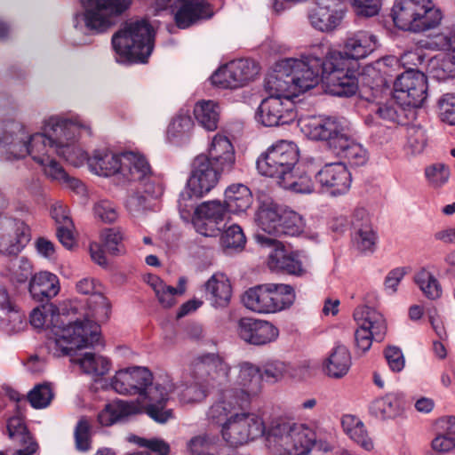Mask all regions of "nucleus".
I'll use <instances>...</instances> for the list:
<instances>
[{
  "label": "nucleus",
  "instance_id": "nucleus-1",
  "mask_svg": "<svg viewBox=\"0 0 455 455\" xmlns=\"http://www.w3.org/2000/svg\"><path fill=\"white\" fill-rule=\"evenodd\" d=\"M324 48V60L313 54L301 59H285L297 94L315 87L320 80L331 94L346 97L355 94L357 83L351 75L347 60L339 52L331 51L328 46Z\"/></svg>",
  "mask_w": 455,
  "mask_h": 455
},
{
  "label": "nucleus",
  "instance_id": "nucleus-2",
  "mask_svg": "<svg viewBox=\"0 0 455 455\" xmlns=\"http://www.w3.org/2000/svg\"><path fill=\"white\" fill-rule=\"evenodd\" d=\"M110 387L120 395H138L146 403L148 415L155 421L165 423L172 418V411L165 408L170 393L175 388L170 375L153 377L146 367H127L116 371Z\"/></svg>",
  "mask_w": 455,
  "mask_h": 455
},
{
  "label": "nucleus",
  "instance_id": "nucleus-3",
  "mask_svg": "<svg viewBox=\"0 0 455 455\" xmlns=\"http://www.w3.org/2000/svg\"><path fill=\"white\" fill-rule=\"evenodd\" d=\"M218 399L207 411L208 419L221 427L223 439L231 446H240L261 437L267 433L262 416L247 411L251 403Z\"/></svg>",
  "mask_w": 455,
  "mask_h": 455
},
{
  "label": "nucleus",
  "instance_id": "nucleus-4",
  "mask_svg": "<svg viewBox=\"0 0 455 455\" xmlns=\"http://www.w3.org/2000/svg\"><path fill=\"white\" fill-rule=\"evenodd\" d=\"M30 323L36 329L44 326L51 328L52 336L48 340V349L56 357L68 355L72 351L87 347L97 339L98 326L89 328L79 325L64 324L57 307L53 305L36 307L30 314Z\"/></svg>",
  "mask_w": 455,
  "mask_h": 455
},
{
  "label": "nucleus",
  "instance_id": "nucleus-5",
  "mask_svg": "<svg viewBox=\"0 0 455 455\" xmlns=\"http://www.w3.org/2000/svg\"><path fill=\"white\" fill-rule=\"evenodd\" d=\"M154 29L145 20L125 23L112 36L119 62H145L154 47Z\"/></svg>",
  "mask_w": 455,
  "mask_h": 455
},
{
  "label": "nucleus",
  "instance_id": "nucleus-6",
  "mask_svg": "<svg viewBox=\"0 0 455 455\" xmlns=\"http://www.w3.org/2000/svg\"><path fill=\"white\" fill-rule=\"evenodd\" d=\"M83 132L91 134V128L79 121H69L59 116H51L45 121V132L55 145L56 154L76 167L88 164L90 158L75 143Z\"/></svg>",
  "mask_w": 455,
  "mask_h": 455
},
{
  "label": "nucleus",
  "instance_id": "nucleus-7",
  "mask_svg": "<svg viewBox=\"0 0 455 455\" xmlns=\"http://www.w3.org/2000/svg\"><path fill=\"white\" fill-rule=\"evenodd\" d=\"M267 435L269 449L277 455H305L315 439L307 426L282 419L271 423Z\"/></svg>",
  "mask_w": 455,
  "mask_h": 455
},
{
  "label": "nucleus",
  "instance_id": "nucleus-8",
  "mask_svg": "<svg viewBox=\"0 0 455 455\" xmlns=\"http://www.w3.org/2000/svg\"><path fill=\"white\" fill-rule=\"evenodd\" d=\"M392 18L400 29L424 32L437 27L443 15L431 0H395Z\"/></svg>",
  "mask_w": 455,
  "mask_h": 455
},
{
  "label": "nucleus",
  "instance_id": "nucleus-9",
  "mask_svg": "<svg viewBox=\"0 0 455 455\" xmlns=\"http://www.w3.org/2000/svg\"><path fill=\"white\" fill-rule=\"evenodd\" d=\"M295 297L292 286L271 283L250 288L243 296V303L253 312L273 314L289 308Z\"/></svg>",
  "mask_w": 455,
  "mask_h": 455
},
{
  "label": "nucleus",
  "instance_id": "nucleus-10",
  "mask_svg": "<svg viewBox=\"0 0 455 455\" xmlns=\"http://www.w3.org/2000/svg\"><path fill=\"white\" fill-rule=\"evenodd\" d=\"M83 12L76 13L74 26L84 27L94 33H103L112 27L115 18L131 4V0H81Z\"/></svg>",
  "mask_w": 455,
  "mask_h": 455
},
{
  "label": "nucleus",
  "instance_id": "nucleus-11",
  "mask_svg": "<svg viewBox=\"0 0 455 455\" xmlns=\"http://www.w3.org/2000/svg\"><path fill=\"white\" fill-rule=\"evenodd\" d=\"M299 161V149L295 143L280 140L269 147L257 160L259 172L276 180L277 184L291 173Z\"/></svg>",
  "mask_w": 455,
  "mask_h": 455
},
{
  "label": "nucleus",
  "instance_id": "nucleus-12",
  "mask_svg": "<svg viewBox=\"0 0 455 455\" xmlns=\"http://www.w3.org/2000/svg\"><path fill=\"white\" fill-rule=\"evenodd\" d=\"M228 381L230 387L221 392L220 400H226L230 395L233 401L251 403L262 389L260 369L249 362L231 367Z\"/></svg>",
  "mask_w": 455,
  "mask_h": 455
},
{
  "label": "nucleus",
  "instance_id": "nucleus-13",
  "mask_svg": "<svg viewBox=\"0 0 455 455\" xmlns=\"http://www.w3.org/2000/svg\"><path fill=\"white\" fill-rule=\"evenodd\" d=\"M222 172L208 159L207 156H197L193 163V171L188 180V186L180 196V209L188 211L192 208V196L201 197L209 193L217 185Z\"/></svg>",
  "mask_w": 455,
  "mask_h": 455
},
{
  "label": "nucleus",
  "instance_id": "nucleus-14",
  "mask_svg": "<svg viewBox=\"0 0 455 455\" xmlns=\"http://www.w3.org/2000/svg\"><path fill=\"white\" fill-rule=\"evenodd\" d=\"M354 319L357 324L355 345L362 353H365L371 348L373 339L382 340L387 330L386 321L379 311L368 306L357 307Z\"/></svg>",
  "mask_w": 455,
  "mask_h": 455
},
{
  "label": "nucleus",
  "instance_id": "nucleus-15",
  "mask_svg": "<svg viewBox=\"0 0 455 455\" xmlns=\"http://www.w3.org/2000/svg\"><path fill=\"white\" fill-rule=\"evenodd\" d=\"M301 132L315 140H324L333 150L339 147V139L348 132L346 122L338 118L307 116L299 118Z\"/></svg>",
  "mask_w": 455,
  "mask_h": 455
},
{
  "label": "nucleus",
  "instance_id": "nucleus-16",
  "mask_svg": "<svg viewBox=\"0 0 455 455\" xmlns=\"http://www.w3.org/2000/svg\"><path fill=\"white\" fill-rule=\"evenodd\" d=\"M35 143L36 148L32 150V159L42 167V171L47 178L66 184L74 189L81 186V182L76 179L70 178L55 159V145L50 140V136H36Z\"/></svg>",
  "mask_w": 455,
  "mask_h": 455
},
{
  "label": "nucleus",
  "instance_id": "nucleus-17",
  "mask_svg": "<svg viewBox=\"0 0 455 455\" xmlns=\"http://www.w3.org/2000/svg\"><path fill=\"white\" fill-rule=\"evenodd\" d=\"M255 239L261 247L270 250L267 266L271 270L294 275H302L306 273L298 253L287 249L281 241L261 235V233H257Z\"/></svg>",
  "mask_w": 455,
  "mask_h": 455
},
{
  "label": "nucleus",
  "instance_id": "nucleus-18",
  "mask_svg": "<svg viewBox=\"0 0 455 455\" xmlns=\"http://www.w3.org/2000/svg\"><path fill=\"white\" fill-rule=\"evenodd\" d=\"M394 98L407 108H419L427 99V76L419 70L409 69L394 84Z\"/></svg>",
  "mask_w": 455,
  "mask_h": 455
},
{
  "label": "nucleus",
  "instance_id": "nucleus-19",
  "mask_svg": "<svg viewBox=\"0 0 455 455\" xmlns=\"http://www.w3.org/2000/svg\"><path fill=\"white\" fill-rule=\"evenodd\" d=\"M36 136L48 137L45 132V124L43 132L29 135L22 124L12 121L5 124L4 134L0 138V147L4 150L8 159L23 158L28 155L32 157Z\"/></svg>",
  "mask_w": 455,
  "mask_h": 455
},
{
  "label": "nucleus",
  "instance_id": "nucleus-20",
  "mask_svg": "<svg viewBox=\"0 0 455 455\" xmlns=\"http://www.w3.org/2000/svg\"><path fill=\"white\" fill-rule=\"evenodd\" d=\"M296 118L295 103L287 97H267L261 100L256 111V120L267 127L288 124Z\"/></svg>",
  "mask_w": 455,
  "mask_h": 455
},
{
  "label": "nucleus",
  "instance_id": "nucleus-21",
  "mask_svg": "<svg viewBox=\"0 0 455 455\" xmlns=\"http://www.w3.org/2000/svg\"><path fill=\"white\" fill-rule=\"evenodd\" d=\"M228 212L225 204L220 201L204 202L195 210L193 225L200 235L216 237L220 234L221 224Z\"/></svg>",
  "mask_w": 455,
  "mask_h": 455
},
{
  "label": "nucleus",
  "instance_id": "nucleus-22",
  "mask_svg": "<svg viewBox=\"0 0 455 455\" xmlns=\"http://www.w3.org/2000/svg\"><path fill=\"white\" fill-rule=\"evenodd\" d=\"M171 8L175 22L180 28H187L200 19L211 16L206 11L204 0H156V9L163 11Z\"/></svg>",
  "mask_w": 455,
  "mask_h": 455
},
{
  "label": "nucleus",
  "instance_id": "nucleus-23",
  "mask_svg": "<svg viewBox=\"0 0 455 455\" xmlns=\"http://www.w3.org/2000/svg\"><path fill=\"white\" fill-rule=\"evenodd\" d=\"M315 177L322 190L333 196L347 194L351 187V173L341 163L325 164Z\"/></svg>",
  "mask_w": 455,
  "mask_h": 455
},
{
  "label": "nucleus",
  "instance_id": "nucleus-24",
  "mask_svg": "<svg viewBox=\"0 0 455 455\" xmlns=\"http://www.w3.org/2000/svg\"><path fill=\"white\" fill-rule=\"evenodd\" d=\"M378 46L377 37L368 31H358L348 36L344 44V52H339L348 62V68L355 82L357 63L356 60L365 58ZM339 52V51H337Z\"/></svg>",
  "mask_w": 455,
  "mask_h": 455
},
{
  "label": "nucleus",
  "instance_id": "nucleus-25",
  "mask_svg": "<svg viewBox=\"0 0 455 455\" xmlns=\"http://www.w3.org/2000/svg\"><path fill=\"white\" fill-rule=\"evenodd\" d=\"M236 331L243 341L255 346L271 343L279 336V330L270 322L250 317L241 318Z\"/></svg>",
  "mask_w": 455,
  "mask_h": 455
},
{
  "label": "nucleus",
  "instance_id": "nucleus-26",
  "mask_svg": "<svg viewBox=\"0 0 455 455\" xmlns=\"http://www.w3.org/2000/svg\"><path fill=\"white\" fill-rule=\"evenodd\" d=\"M27 226L20 220L10 218L0 220V253L17 255L28 242Z\"/></svg>",
  "mask_w": 455,
  "mask_h": 455
},
{
  "label": "nucleus",
  "instance_id": "nucleus-27",
  "mask_svg": "<svg viewBox=\"0 0 455 455\" xmlns=\"http://www.w3.org/2000/svg\"><path fill=\"white\" fill-rule=\"evenodd\" d=\"M264 88L268 97H287L292 100L298 96L291 76L289 62H286L285 59L278 61L273 71L267 76Z\"/></svg>",
  "mask_w": 455,
  "mask_h": 455
},
{
  "label": "nucleus",
  "instance_id": "nucleus-28",
  "mask_svg": "<svg viewBox=\"0 0 455 455\" xmlns=\"http://www.w3.org/2000/svg\"><path fill=\"white\" fill-rule=\"evenodd\" d=\"M342 18L339 0H320L308 13L310 24L322 32L335 29Z\"/></svg>",
  "mask_w": 455,
  "mask_h": 455
},
{
  "label": "nucleus",
  "instance_id": "nucleus-29",
  "mask_svg": "<svg viewBox=\"0 0 455 455\" xmlns=\"http://www.w3.org/2000/svg\"><path fill=\"white\" fill-rule=\"evenodd\" d=\"M406 108L395 98L387 103L371 105L364 122L368 126H375L382 123L401 124L404 121Z\"/></svg>",
  "mask_w": 455,
  "mask_h": 455
},
{
  "label": "nucleus",
  "instance_id": "nucleus-30",
  "mask_svg": "<svg viewBox=\"0 0 455 455\" xmlns=\"http://www.w3.org/2000/svg\"><path fill=\"white\" fill-rule=\"evenodd\" d=\"M208 159L221 172H230L235 163V149L228 137L216 134L208 148Z\"/></svg>",
  "mask_w": 455,
  "mask_h": 455
},
{
  "label": "nucleus",
  "instance_id": "nucleus-31",
  "mask_svg": "<svg viewBox=\"0 0 455 455\" xmlns=\"http://www.w3.org/2000/svg\"><path fill=\"white\" fill-rule=\"evenodd\" d=\"M88 312L86 313V318L84 322L75 321L71 325H79L84 328H89L92 324L98 326V335L95 341L88 345L93 346L99 341L100 338V323L107 322L110 315L111 306L108 299L103 295L102 292H97L92 297H90L87 300Z\"/></svg>",
  "mask_w": 455,
  "mask_h": 455
},
{
  "label": "nucleus",
  "instance_id": "nucleus-32",
  "mask_svg": "<svg viewBox=\"0 0 455 455\" xmlns=\"http://www.w3.org/2000/svg\"><path fill=\"white\" fill-rule=\"evenodd\" d=\"M151 172V167L143 155L133 151L123 153L121 178L124 181L138 183L150 175Z\"/></svg>",
  "mask_w": 455,
  "mask_h": 455
},
{
  "label": "nucleus",
  "instance_id": "nucleus-33",
  "mask_svg": "<svg viewBox=\"0 0 455 455\" xmlns=\"http://www.w3.org/2000/svg\"><path fill=\"white\" fill-rule=\"evenodd\" d=\"M123 154L117 155L108 149L95 150L88 160L90 170L97 175L121 177Z\"/></svg>",
  "mask_w": 455,
  "mask_h": 455
},
{
  "label": "nucleus",
  "instance_id": "nucleus-34",
  "mask_svg": "<svg viewBox=\"0 0 455 455\" xmlns=\"http://www.w3.org/2000/svg\"><path fill=\"white\" fill-rule=\"evenodd\" d=\"M28 290L35 300H49L60 291L59 279L54 274L41 271L31 277Z\"/></svg>",
  "mask_w": 455,
  "mask_h": 455
},
{
  "label": "nucleus",
  "instance_id": "nucleus-35",
  "mask_svg": "<svg viewBox=\"0 0 455 455\" xmlns=\"http://www.w3.org/2000/svg\"><path fill=\"white\" fill-rule=\"evenodd\" d=\"M206 298L215 307H225L228 305L232 288L228 278L221 273H216L204 283Z\"/></svg>",
  "mask_w": 455,
  "mask_h": 455
},
{
  "label": "nucleus",
  "instance_id": "nucleus-36",
  "mask_svg": "<svg viewBox=\"0 0 455 455\" xmlns=\"http://www.w3.org/2000/svg\"><path fill=\"white\" fill-rule=\"evenodd\" d=\"M140 411L139 405L134 402L115 400L105 405L98 415V420L101 426L108 427L138 414Z\"/></svg>",
  "mask_w": 455,
  "mask_h": 455
},
{
  "label": "nucleus",
  "instance_id": "nucleus-37",
  "mask_svg": "<svg viewBox=\"0 0 455 455\" xmlns=\"http://www.w3.org/2000/svg\"><path fill=\"white\" fill-rule=\"evenodd\" d=\"M351 356L343 345L335 346L323 363V372L331 379H341L351 367Z\"/></svg>",
  "mask_w": 455,
  "mask_h": 455
},
{
  "label": "nucleus",
  "instance_id": "nucleus-38",
  "mask_svg": "<svg viewBox=\"0 0 455 455\" xmlns=\"http://www.w3.org/2000/svg\"><path fill=\"white\" fill-rule=\"evenodd\" d=\"M404 410L403 395L389 393L383 397L375 399L370 405V411L377 418L387 419L400 416Z\"/></svg>",
  "mask_w": 455,
  "mask_h": 455
},
{
  "label": "nucleus",
  "instance_id": "nucleus-39",
  "mask_svg": "<svg viewBox=\"0 0 455 455\" xmlns=\"http://www.w3.org/2000/svg\"><path fill=\"white\" fill-rule=\"evenodd\" d=\"M198 372H205L213 381L228 380L231 367L217 354L203 355L196 360Z\"/></svg>",
  "mask_w": 455,
  "mask_h": 455
},
{
  "label": "nucleus",
  "instance_id": "nucleus-40",
  "mask_svg": "<svg viewBox=\"0 0 455 455\" xmlns=\"http://www.w3.org/2000/svg\"><path fill=\"white\" fill-rule=\"evenodd\" d=\"M7 429L10 438L20 443L13 455H33L38 449V444L28 432L23 419L20 417H12L8 420Z\"/></svg>",
  "mask_w": 455,
  "mask_h": 455
},
{
  "label": "nucleus",
  "instance_id": "nucleus-41",
  "mask_svg": "<svg viewBox=\"0 0 455 455\" xmlns=\"http://www.w3.org/2000/svg\"><path fill=\"white\" fill-rule=\"evenodd\" d=\"M253 197L248 187L233 184L225 191L224 204L228 212L240 214L245 212L252 204Z\"/></svg>",
  "mask_w": 455,
  "mask_h": 455
},
{
  "label": "nucleus",
  "instance_id": "nucleus-42",
  "mask_svg": "<svg viewBox=\"0 0 455 455\" xmlns=\"http://www.w3.org/2000/svg\"><path fill=\"white\" fill-rule=\"evenodd\" d=\"M341 424L344 432L363 449L371 451L374 448L373 442L369 436L363 422L359 418L351 414L344 415Z\"/></svg>",
  "mask_w": 455,
  "mask_h": 455
},
{
  "label": "nucleus",
  "instance_id": "nucleus-43",
  "mask_svg": "<svg viewBox=\"0 0 455 455\" xmlns=\"http://www.w3.org/2000/svg\"><path fill=\"white\" fill-rule=\"evenodd\" d=\"M339 147H335L333 151L340 157L347 159L354 165H363L368 159L367 150L355 140H354L348 132L343 138L339 139Z\"/></svg>",
  "mask_w": 455,
  "mask_h": 455
},
{
  "label": "nucleus",
  "instance_id": "nucleus-44",
  "mask_svg": "<svg viewBox=\"0 0 455 455\" xmlns=\"http://www.w3.org/2000/svg\"><path fill=\"white\" fill-rule=\"evenodd\" d=\"M194 115L199 124L207 131H215L220 120V107L212 100H201L194 108Z\"/></svg>",
  "mask_w": 455,
  "mask_h": 455
},
{
  "label": "nucleus",
  "instance_id": "nucleus-45",
  "mask_svg": "<svg viewBox=\"0 0 455 455\" xmlns=\"http://www.w3.org/2000/svg\"><path fill=\"white\" fill-rule=\"evenodd\" d=\"M77 363L84 372L92 377L104 376L111 369V362L108 358L93 353L84 354Z\"/></svg>",
  "mask_w": 455,
  "mask_h": 455
},
{
  "label": "nucleus",
  "instance_id": "nucleus-46",
  "mask_svg": "<svg viewBox=\"0 0 455 455\" xmlns=\"http://www.w3.org/2000/svg\"><path fill=\"white\" fill-rule=\"evenodd\" d=\"M281 213L275 208L262 206L256 214V222L259 228L269 237L279 235Z\"/></svg>",
  "mask_w": 455,
  "mask_h": 455
},
{
  "label": "nucleus",
  "instance_id": "nucleus-47",
  "mask_svg": "<svg viewBox=\"0 0 455 455\" xmlns=\"http://www.w3.org/2000/svg\"><path fill=\"white\" fill-rule=\"evenodd\" d=\"M278 185L284 189L299 194H311L315 190L311 176L304 172H294V170Z\"/></svg>",
  "mask_w": 455,
  "mask_h": 455
},
{
  "label": "nucleus",
  "instance_id": "nucleus-48",
  "mask_svg": "<svg viewBox=\"0 0 455 455\" xmlns=\"http://www.w3.org/2000/svg\"><path fill=\"white\" fill-rule=\"evenodd\" d=\"M229 63L235 75L236 88L252 81L259 74V66L251 60L241 59Z\"/></svg>",
  "mask_w": 455,
  "mask_h": 455
},
{
  "label": "nucleus",
  "instance_id": "nucleus-49",
  "mask_svg": "<svg viewBox=\"0 0 455 455\" xmlns=\"http://www.w3.org/2000/svg\"><path fill=\"white\" fill-rule=\"evenodd\" d=\"M423 294L429 299H436L442 294L441 286L434 275L425 268L419 269L413 277Z\"/></svg>",
  "mask_w": 455,
  "mask_h": 455
},
{
  "label": "nucleus",
  "instance_id": "nucleus-50",
  "mask_svg": "<svg viewBox=\"0 0 455 455\" xmlns=\"http://www.w3.org/2000/svg\"><path fill=\"white\" fill-rule=\"evenodd\" d=\"M378 234L372 226H364L353 231V243L355 248L364 254L373 253L378 243Z\"/></svg>",
  "mask_w": 455,
  "mask_h": 455
},
{
  "label": "nucleus",
  "instance_id": "nucleus-51",
  "mask_svg": "<svg viewBox=\"0 0 455 455\" xmlns=\"http://www.w3.org/2000/svg\"><path fill=\"white\" fill-rule=\"evenodd\" d=\"M148 283L154 290L159 303L164 307H171L176 304V296L179 294L174 287L167 285L156 275H150Z\"/></svg>",
  "mask_w": 455,
  "mask_h": 455
},
{
  "label": "nucleus",
  "instance_id": "nucleus-52",
  "mask_svg": "<svg viewBox=\"0 0 455 455\" xmlns=\"http://www.w3.org/2000/svg\"><path fill=\"white\" fill-rule=\"evenodd\" d=\"M100 243L109 254L120 255L124 252V233L120 228H105L101 231Z\"/></svg>",
  "mask_w": 455,
  "mask_h": 455
},
{
  "label": "nucleus",
  "instance_id": "nucleus-53",
  "mask_svg": "<svg viewBox=\"0 0 455 455\" xmlns=\"http://www.w3.org/2000/svg\"><path fill=\"white\" fill-rule=\"evenodd\" d=\"M173 385L175 388L170 393V395L176 393L182 403H198L206 396L205 389L198 383L193 382L189 385L173 383Z\"/></svg>",
  "mask_w": 455,
  "mask_h": 455
},
{
  "label": "nucleus",
  "instance_id": "nucleus-54",
  "mask_svg": "<svg viewBox=\"0 0 455 455\" xmlns=\"http://www.w3.org/2000/svg\"><path fill=\"white\" fill-rule=\"evenodd\" d=\"M451 419L452 418L448 419H443L439 422L443 428H446L447 432L444 434H439L432 441L433 449L438 452H449L455 448L453 424L450 422Z\"/></svg>",
  "mask_w": 455,
  "mask_h": 455
},
{
  "label": "nucleus",
  "instance_id": "nucleus-55",
  "mask_svg": "<svg viewBox=\"0 0 455 455\" xmlns=\"http://www.w3.org/2000/svg\"><path fill=\"white\" fill-rule=\"evenodd\" d=\"M280 222L279 235H297L301 233L304 228L303 219L292 211L281 213Z\"/></svg>",
  "mask_w": 455,
  "mask_h": 455
},
{
  "label": "nucleus",
  "instance_id": "nucleus-56",
  "mask_svg": "<svg viewBox=\"0 0 455 455\" xmlns=\"http://www.w3.org/2000/svg\"><path fill=\"white\" fill-rule=\"evenodd\" d=\"M289 365L280 360H269L265 363L260 371L261 379H265L267 381L276 382L282 379L288 372Z\"/></svg>",
  "mask_w": 455,
  "mask_h": 455
},
{
  "label": "nucleus",
  "instance_id": "nucleus-57",
  "mask_svg": "<svg viewBox=\"0 0 455 455\" xmlns=\"http://www.w3.org/2000/svg\"><path fill=\"white\" fill-rule=\"evenodd\" d=\"M220 240L225 248L231 249H242L246 242L243 229L235 224L224 230Z\"/></svg>",
  "mask_w": 455,
  "mask_h": 455
},
{
  "label": "nucleus",
  "instance_id": "nucleus-58",
  "mask_svg": "<svg viewBox=\"0 0 455 455\" xmlns=\"http://www.w3.org/2000/svg\"><path fill=\"white\" fill-rule=\"evenodd\" d=\"M438 116L440 120L449 125L455 124V95L443 94L438 100Z\"/></svg>",
  "mask_w": 455,
  "mask_h": 455
},
{
  "label": "nucleus",
  "instance_id": "nucleus-59",
  "mask_svg": "<svg viewBox=\"0 0 455 455\" xmlns=\"http://www.w3.org/2000/svg\"><path fill=\"white\" fill-rule=\"evenodd\" d=\"M52 397V391L50 386L46 384L36 386L28 395L29 403L36 409L47 407Z\"/></svg>",
  "mask_w": 455,
  "mask_h": 455
},
{
  "label": "nucleus",
  "instance_id": "nucleus-60",
  "mask_svg": "<svg viewBox=\"0 0 455 455\" xmlns=\"http://www.w3.org/2000/svg\"><path fill=\"white\" fill-rule=\"evenodd\" d=\"M126 440L129 443H136L140 447L148 448L151 451L156 452L157 455H168L170 452V447L168 443L160 439H146L135 435H129L126 437Z\"/></svg>",
  "mask_w": 455,
  "mask_h": 455
},
{
  "label": "nucleus",
  "instance_id": "nucleus-61",
  "mask_svg": "<svg viewBox=\"0 0 455 455\" xmlns=\"http://www.w3.org/2000/svg\"><path fill=\"white\" fill-rule=\"evenodd\" d=\"M137 188L140 191H143L147 196L155 199L161 197L164 194L163 181L160 177L154 174L153 172H151V174L148 175L144 180L138 182Z\"/></svg>",
  "mask_w": 455,
  "mask_h": 455
},
{
  "label": "nucleus",
  "instance_id": "nucleus-62",
  "mask_svg": "<svg viewBox=\"0 0 455 455\" xmlns=\"http://www.w3.org/2000/svg\"><path fill=\"white\" fill-rule=\"evenodd\" d=\"M94 216L105 223H113L118 219V212L114 203L101 199L93 206Z\"/></svg>",
  "mask_w": 455,
  "mask_h": 455
},
{
  "label": "nucleus",
  "instance_id": "nucleus-63",
  "mask_svg": "<svg viewBox=\"0 0 455 455\" xmlns=\"http://www.w3.org/2000/svg\"><path fill=\"white\" fill-rule=\"evenodd\" d=\"M426 177L428 183L434 188L442 187L450 177V172L443 164H435L426 168Z\"/></svg>",
  "mask_w": 455,
  "mask_h": 455
},
{
  "label": "nucleus",
  "instance_id": "nucleus-64",
  "mask_svg": "<svg viewBox=\"0 0 455 455\" xmlns=\"http://www.w3.org/2000/svg\"><path fill=\"white\" fill-rule=\"evenodd\" d=\"M213 447V438L207 435H199L193 437L188 443L192 455H210Z\"/></svg>",
  "mask_w": 455,
  "mask_h": 455
}]
</instances>
